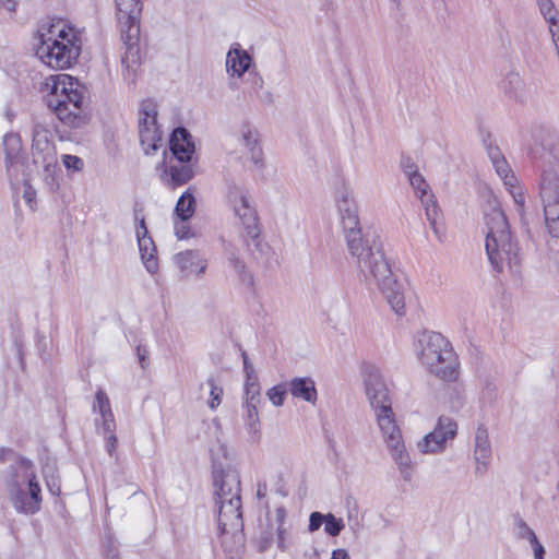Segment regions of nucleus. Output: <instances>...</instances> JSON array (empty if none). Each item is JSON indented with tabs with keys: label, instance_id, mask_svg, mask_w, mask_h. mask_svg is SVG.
Wrapping results in <instances>:
<instances>
[{
	"label": "nucleus",
	"instance_id": "nucleus-7",
	"mask_svg": "<svg viewBox=\"0 0 559 559\" xmlns=\"http://www.w3.org/2000/svg\"><path fill=\"white\" fill-rule=\"evenodd\" d=\"M118 10V20L121 26L122 38L128 45L127 52L121 59L123 76L127 80L134 81L138 70L135 56L138 49L134 47L139 36V15L142 11L141 0H116Z\"/></svg>",
	"mask_w": 559,
	"mask_h": 559
},
{
	"label": "nucleus",
	"instance_id": "nucleus-27",
	"mask_svg": "<svg viewBox=\"0 0 559 559\" xmlns=\"http://www.w3.org/2000/svg\"><path fill=\"white\" fill-rule=\"evenodd\" d=\"M194 176L190 165L181 163L180 165H170L165 168L162 180L170 188H177L190 181Z\"/></svg>",
	"mask_w": 559,
	"mask_h": 559
},
{
	"label": "nucleus",
	"instance_id": "nucleus-59",
	"mask_svg": "<svg viewBox=\"0 0 559 559\" xmlns=\"http://www.w3.org/2000/svg\"><path fill=\"white\" fill-rule=\"evenodd\" d=\"M47 485H48V487H49V489H50V491H51L52 493H59V491H60V488H59V487H57V488H56V490H55V489L52 488V486L50 485V483H48Z\"/></svg>",
	"mask_w": 559,
	"mask_h": 559
},
{
	"label": "nucleus",
	"instance_id": "nucleus-10",
	"mask_svg": "<svg viewBox=\"0 0 559 559\" xmlns=\"http://www.w3.org/2000/svg\"><path fill=\"white\" fill-rule=\"evenodd\" d=\"M32 157L35 165L43 167L45 179L53 181L58 162L51 134L46 128L36 124L33 129Z\"/></svg>",
	"mask_w": 559,
	"mask_h": 559
},
{
	"label": "nucleus",
	"instance_id": "nucleus-61",
	"mask_svg": "<svg viewBox=\"0 0 559 559\" xmlns=\"http://www.w3.org/2000/svg\"><path fill=\"white\" fill-rule=\"evenodd\" d=\"M258 496H259V497H262V496H263L261 488H259V490H258Z\"/></svg>",
	"mask_w": 559,
	"mask_h": 559
},
{
	"label": "nucleus",
	"instance_id": "nucleus-31",
	"mask_svg": "<svg viewBox=\"0 0 559 559\" xmlns=\"http://www.w3.org/2000/svg\"><path fill=\"white\" fill-rule=\"evenodd\" d=\"M3 142L7 150L5 165L10 169L16 163L20 151V138L16 134H7Z\"/></svg>",
	"mask_w": 559,
	"mask_h": 559
},
{
	"label": "nucleus",
	"instance_id": "nucleus-60",
	"mask_svg": "<svg viewBox=\"0 0 559 559\" xmlns=\"http://www.w3.org/2000/svg\"><path fill=\"white\" fill-rule=\"evenodd\" d=\"M266 548H267V544L266 543L260 545V550L261 551H264Z\"/></svg>",
	"mask_w": 559,
	"mask_h": 559
},
{
	"label": "nucleus",
	"instance_id": "nucleus-40",
	"mask_svg": "<svg viewBox=\"0 0 559 559\" xmlns=\"http://www.w3.org/2000/svg\"><path fill=\"white\" fill-rule=\"evenodd\" d=\"M276 515H277V521H278V526H277V546H278V548L281 550H285L286 549L285 538H284L285 530L283 527L285 510L283 508L277 509Z\"/></svg>",
	"mask_w": 559,
	"mask_h": 559
},
{
	"label": "nucleus",
	"instance_id": "nucleus-50",
	"mask_svg": "<svg viewBox=\"0 0 559 559\" xmlns=\"http://www.w3.org/2000/svg\"><path fill=\"white\" fill-rule=\"evenodd\" d=\"M142 237H143V238H150V237L147 236V228H146V226H145V221H144V218H141V219H140V225H139V227H138V229H136V238H138V242H140V240H142Z\"/></svg>",
	"mask_w": 559,
	"mask_h": 559
},
{
	"label": "nucleus",
	"instance_id": "nucleus-25",
	"mask_svg": "<svg viewBox=\"0 0 559 559\" xmlns=\"http://www.w3.org/2000/svg\"><path fill=\"white\" fill-rule=\"evenodd\" d=\"M252 63L250 55L240 48L239 44H235L226 56V70L233 76L240 78L247 72Z\"/></svg>",
	"mask_w": 559,
	"mask_h": 559
},
{
	"label": "nucleus",
	"instance_id": "nucleus-4",
	"mask_svg": "<svg viewBox=\"0 0 559 559\" xmlns=\"http://www.w3.org/2000/svg\"><path fill=\"white\" fill-rule=\"evenodd\" d=\"M5 487L10 501L19 513L35 514L40 510L41 489L32 461L19 459L10 465Z\"/></svg>",
	"mask_w": 559,
	"mask_h": 559
},
{
	"label": "nucleus",
	"instance_id": "nucleus-33",
	"mask_svg": "<svg viewBox=\"0 0 559 559\" xmlns=\"http://www.w3.org/2000/svg\"><path fill=\"white\" fill-rule=\"evenodd\" d=\"M206 385L210 388V400L207 405L212 411H214L222 402L223 389L216 384L215 379L212 377L206 380Z\"/></svg>",
	"mask_w": 559,
	"mask_h": 559
},
{
	"label": "nucleus",
	"instance_id": "nucleus-51",
	"mask_svg": "<svg viewBox=\"0 0 559 559\" xmlns=\"http://www.w3.org/2000/svg\"><path fill=\"white\" fill-rule=\"evenodd\" d=\"M19 0H0V8L14 12Z\"/></svg>",
	"mask_w": 559,
	"mask_h": 559
},
{
	"label": "nucleus",
	"instance_id": "nucleus-46",
	"mask_svg": "<svg viewBox=\"0 0 559 559\" xmlns=\"http://www.w3.org/2000/svg\"><path fill=\"white\" fill-rule=\"evenodd\" d=\"M257 406L258 405H254V406L246 405L247 413H248V424L250 426V429L253 432H255L258 430V424H259Z\"/></svg>",
	"mask_w": 559,
	"mask_h": 559
},
{
	"label": "nucleus",
	"instance_id": "nucleus-57",
	"mask_svg": "<svg viewBox=\"0 0 559 559\" xmlns=\"http://www.w3.org/2000/svg\"><path fill=\"white\" fill-rule=\"evenodd\" d=\"M246 384H259L257 374L247 376Z\"/></svg>",
	"mask_w": 559,
	"mask_h": 559
},
{
	"label": "nucleus",
	"instance_id": "nucleus-41",
	"mask_svg": "<svg viewBox=\"0 0 559 559\" xmlns=\"http://www.w3.org/2000/svg\"><path fill=\"white\" fill-rule=\"evenodd\" d=\"M509 192L511 193L514 203L518 206V211H522L525 203V194L521 187L518 186V182L514 185V188L507 187Z\"/></svg>",
	"mask_w": 559,
	"mask_h": 559
},
{
	"label": "nucleus",
	"instance_id": "nucleus-54",
	"mask_svg": "<svg viewBox=\"0 0 559 559\" xmlns=\"http://www.w3.org/2000/svg\"><path fill=\"white\" fill-rule=\"evenodd\" d=\"M242 356H243V369H245L246 376H249V373L251 376L255 374L254 369H253L252 365L249 362L247 355L243 354Z\"/></svg>",
	"mask_w": 559,
	"mask_h": 559
},
{
	"label": "nucleus",
	"instance_id": "nucleus-17",
	"mask_svg": "<svg viewBox=\"0 0 559 559\" xmlns=\"http://www.w3.org/2000/svg\"><path fill=\"white\" fill-rule=\"evenodd\" d=\"M218 528L222 533L236 532L242 527L241 499L216 500Z\"/></svg>",
	"mask_w": 559,
	"mask_h": 559
},
{
	"label": "nucleus",
	"instance_id": "nucleus-30",
	"mask_svg": "<svg viewBox=\"0 0 559 559\" xmlns=\"http://www.w3.org/2000/svg\"><path fill=\"white\" fill-rule=\"evenodd\" d=\"M139 250L142 261L150 273H155L158 269L157 259L155 257L156 248L152 238H143L140 240Z\"/></svg>",
	"mask_w": 559,
	"mask_h": 559
},
{
	"label": "nucleus",
	"instance_id": "nucleus-22",
	"mask_svg": "<svg viewBox=\"0 0 559 559\" xmlns=\"http://www.w3.org/2000/svg\"><path fill=\"white\" fill-rule=\"evenodd\" d=\"M169 148L179 163H189L194 152L190 133L185 128L175 129L169 140Z\"/></svg>",
	"mask_w": 559,
	"mask_h": 559
},
{
	"label": "nucleus",
	"instance_id": "nucleus-35",
	"mask_svg": "<svg viewBox=\"0 0 559 559\" xmlns=\"http://www.w3.org/2000/svg\"><path fill=\"white\" fill-rule=\"evenodd\" d=\"M540 14L546 22H549L559 16V11L555 8L551 0H536Z\"/></svg>",
	"mask_w": 559,
	"mask_h": 559
},
{
	"label": "nucleus",
	"instance_id": "nucleus-2",
	"mask_svg": "<svg viewBox=\"0 0 559 559\" xmlns=\"http://www.w3.org/2000/svg\"><path fill=\"white\" fill-rule=\"evenodd\" d=\"M39 39L36 56L51 69H68L80 56L82 32L68 21H53Z\"/></svg>",
	"mask_w": 559,
	"mask_h": 559
},
{
	"label": "nucleus",
	"instance_id": "nucleus-55",
	"mask_svg": "<svg viewBox=\"0 0 559 559\" xmlns=\"http://www.w3.org/2000/svg\"><path fill=\"white\" fill-rule=\"evenodd\" d=\"M263 79L259 74H253L252 84L255 90H261L263 87Z\"/></svg>",
	"mask_w": 559,
	"mask_h": 559
},
{
	"label": "nucleus",
	"instance_id": "nucleus-29",
	"mask_svg": "<svg viewBox=\"0 0 559 559\" xmlns=\"http://www.w3.org/2000/svg\"><path fill=\"white\" fill-rule=\"evenodd\" d=\"M197 207V200L191 191V188H188L178 199L177 204L175 206V214L180 221L187 222L190 219Z\"/></svg>",
	"mask_w": 559,
	"mask_h": 559
},
{
	"label": "nucleus",
	"instance_id": "nucleus-56",
	"mask_svg": "<svg viewBox=\"0 0 559 559\" xmlns=\"http://www.w3.org/2000/svg\"><path fill=\"white\" fill-rule=\"evenodd\" d=\"M404 173L406 174V176L409 179L411 176H413V174H417L418 170H417V167L415 165H405L404 166Z\"/></svg>",
	"mask_w": 559,
	"mask_h": 559
},
{
	"label": "nucleus",
	"instance_id": "nucleus-42",
	"mask_svg": "<svg viewBox=\"0 0 559 559\" xmlns=\"http://www.w3.org/2000/svg\"><path fill=\"white\" fill-rule=\"evenodd\" d=\"M518 536L520 538L528 540L530 543L535 542V539L537 538L534 531L523 521H520L518 523Z\"/></svg>",
	"mask_w": 559,
	"mask_h": 559
},
{
	"label": "nucleus",
	"instance_id": "nucleus-20",
	"mask_svg": "<svg viewBox=\"0 0 559 559\" xmlns=\"http://www.w3.org/2000/svg\"><path fill=\"white\" fill-rule=\"evenodd\" d=\"M236 145L241 147L243 155L255 166L262 163V150L258 144V132L250 124H242L235 138Z\"/></svg>",
	"mask_w": 559,
	"mask_h": 559
},
{
	"label": "nucleus",
	"instance_id": "nucleus-3",
	"mask_svg": "<svg viewBox=\"0 0 559 559\" xmlns=\"http://www.w3.org/2000/svg\"><path fill=\"white\" fill-rule=\"evenodd\" d=\"M487 226L486 252L496 272L513 271L520 264V248L509 230L504 213L492 209L485 216Z\"/></svg>",
	"mask_w": 559,
	"mask_h": 559
},
{
	"label": "nucleus",
	"instance_id": "nucleus-24",
	"mask_svg": "<svg viewBox=\"0 0 559 559\" xmlns=\"http://www.w3.org/2000/svg\"><path fill=\"white\" fill-rule=\"evenodd\" d=\"M288 391L295 397L316 405L318 392L316 382L310 377H296L288 382Z\"/></svg>",
	"mask_w": 559,
	"mask_h": 559
},
{
	"label": "nucleus",
	"instance_id": "nucleus-14",
	"mask_svg": "<svg viewBox=\"0 0 559 559\" xmlns=\"http://www.w3.org/2000/svg\"><path fill=\"white\" fill-rule=\"evenodd\" d=\"M364 382L366 395L369 400L373 413L380 409H391L392 402L389 389L383 380L380 370L374 366H367L364 371Z\"/></svg>",
	"mask_w": 559,
	"mask_h": 559
},
{
	"label": "nucleus",
	"instance_id": "nucleus-49",
	"mask_svg": "<svg viewBox=\"0 0 559 559\" xmlns=\"http://www.w3.org/2000/svg\"><path fill=\"white\" fill-rule=\"evenodd\" d=\"M532 545L535 559H544L545 548L536 538L535 542L530 543Z\"/></svg>",
	"mask_w": 559,
	"mask_h": 559
},
{
	"label": "nucleus",
	"instance_id": "nucleus-12",
	"mask_svg": "<svg viewBox=\"0 0 559 559\" xmlns=\"http://www.w3.org/2000/svg\"><path fill=\"white\" fill-rule=\"evenodd\" d=\"M456 435L457 423L453 418L442 415L438 418L435 429L417 442V448L424 454L441 453Z\"/></svg>",
	"mask_w": 559,
	"mask_h": 559
},
{
	"label": "nucleus",
	"instance_id": "nucleus-6",
	"mask_svg": "<svg viewBox=\"0 0 559 559\" xmlns=\"http://www.w3.org/2000/svg\"><path fill=\"white\" fill-rule=\"evenodd\" d=\"M374 417L381 439L392 460L397 465L402 478L405 481H411L413 477V462L393 409H380L379 413L374 414Z\"/></svg>",
	"mask_w": 559,
	"mask_h": 559
},
{
	"label": "nucleus",
	"instance_id": "nucleus-23",
	"mask_svg": "<svg viewBox=\"0 0 559 559\" xmlns=\"http://www.w3.org/2000/svg\"><path fill=\"white\" fill-rule=\"evenodd\" d=\"M474 457L477 464L476 473L483 475L491 457V445L487 429L484 427H478L475 433Z\"/></svg>",
	"mask_w": 559,
	"mask_h": 559
},
{
	"label": "nucleus",
	"instance_id": "nucleus-58",
	"mask_svg": "<svg viewBox=\"0 0 559 559\" xmlns=\"http://www.w3.org/2000/svg\"><path fill=\"white\" fill-rule=\"evenodd\" d=\"M105 559H120L116 551L112 549L108 550L105 555Z\"/></svg>",
	"mask_w": 559,
	"mask_h": 559
},
{
	"label": "nucleus",
	"instance_id": "nucleus-43",
	"mask_svg": "<svg viewBox=\"0 0 559 559\" xmlns=\"http://www.w3.org/2000/svg\"><path fill=\"white\" fill-rule=\"evenodd\" d=\"M106 439V450L110 456L115 455L116 448L118 444V439L116 436V431H102Z\"/></svg>",
	"mask_w": 559,
	"mask_h": 559
},
{
	"label": "nucleus",
	"instance_id": "nucleus-5",
	"mask_svg": "<svg viewBox=\"0 0 559 559\" xmlns=\"http://www.w3.org/2000/svg\"><path fill=\"white\" fill-rule=\"evenodd\" d=\"M418 342V357L423 366L441 380L454 381L459 374V361L450 342L437 332L423 333Z\"/></svg>",
	"mask_w": 559,
	"mask_h": 559
},
{
	"label": "nucleus",
	"instance_id": "nucleus-39",
	"mask_svg": "<svg viewBox=\"0 0 559 559\" xmlns=\"http://www.w3.org/2000/svg\"><path fill=\"white\" fill-rule=\"evenodd\" d=\"M61 160L68 170L81 171L84 167L83 159L75 155L64 154L61 156Z\"/></svg>",
	"mask_w": 559,
	"mask_h": 559
},
{
	"label": "nucleus",
	"instance_id": "nucleus-28",
	"mask_svg": "<svg viewBox=\"0 0 559 559\" xmlns=\"http://www.w3.org/2000/svg\"><path fill=\"white\" fill-rule=\"evenodd\" d=\"M421 204L425 209L426 218L437 238H441L442 224L440 219V209L435 200L433 194L420 197Z\"/></svg>",
	"mask_w": 559,
	"mask_h": 559
},
{
	"label": "nucleus",
	"instance_id": "nucleus-21",
	"mask_svg": "<svg viewBox=\"0 0 559 559\" xmlns=\"http://www.w3.org/2000/svg\"><path fill=\"white\" fill-rule=\"evenodd\" d=\"M94 413L99 414V418L95 419V425L100 431H116V421L109 397L102 390L98 389L95 393V399L92 405Z\"/></svg>",
	"mask_w": 559,
	"mask_h": 559
},
{
	"label": "nucleus",
	"instance_id": "nucleus-45",
	"mask_svg": "<svg viewBox=\"0 0 559 559\" xmlns=\"http://www.w3.org/2000/svg\"><path fill=\"white\" fill-rule=\"evenodd\" d=\"M175 235L179 239H188L193 236L189 225L182 221L175 224Z\"/></svg>",
	"mask_w": 559,
	"mask_h": 559
},
{
	"label": "nucleus",
	"instance_id": "nucleus-1",
	"mask_svg": "<svg viewBox=\"0 0 559 559\" xmlns=\"http://www.w3.org/2000/svg\"><path fill=\"white\" fill-rule=\"evenodd\" d=\"M335 204L341 217L346 245L366 278H372L388 304L399 314L405 312L403 284L388 262L376 237L364 235L358 215V204L349 185L343 182L335 191Z\"/></svg>",
	"mask_w": 559,
	"mask_h": 559
},
{
	"label": "nucleus",
	"instance_id": "nucleus-16",
	"mask_svg": "<svg viewBox=\"0 0 559 559\" xmlns=\"http://www.w3.org/2000/svg\"><path fill=\"white\" fill-rule=\"evenodd\" d=\"M173 262L182 278H202L209 265L207 259L199 250H186L174 254Z\"/></svg>",
	"mask_w": 559,
	"mask_h": 559
},
{
	"label": "nucleus",
	"instance_id": "nucleus-15",
	"mask_svg": "<svg viewBox=\"0 0 559 559\" xmlns=\"http://www.w3.org/2000/svg\"><path fill=\"white\" fill-rule=\"evenodd\" d=\"M503 94L515 103L526 104L538 96L535 82H526L519 72L511 71L501 82Z\"/></svg>",
	"mask_w": 559,
	"mask_h": 559
},
{
	"label": "nucleus",
	"instance_id": "nucleus-32",
	"mask_svg": "<svg viewBox=\"0 0 559 559\" xmlns=\"http://www.w3.org/2000/svg\"><path fill=\"white\" fill-rule=\"evenodd\" d=\"M228 262L233 270L236 272L240 282L246 284H252V275L248 271L243 261H241L234 252L228 255Z\"/></svg>",
	"mask_w": 559,
	"mask_h": 559
},
{
	"label": "nucleus",
	"instance_id": "nucleus-18",
	"mask_svg": "<svg viewBox=\"0 0 559 559\" xmlns=\"http://www.w3.org/2000/svg\"><path fill=\"white\" fill-rule=\"evenodd\" d=\"M214 478V493L216 500H228L240 498V478L239 474L234 468L213 471Z\"/></svg>",
	"mask_w": 559,
	"mask_h": 559
},
{
	"label": "nucleus",
	"instance_id": "nucleus-47",
	"mask_svg": "<svg viewBox=\"0 0 559 559\" xmlns=\"http://www.w3.org/2000/svg\"><path fill=\"white\" fill-rule=\"evenodd\" d=\"M547 24H548V29L551 35L552 41L558 50L559 49V16L557 19H554V20L547 22Z\"/></svg>",
	"mask_w": 559,
	"mask_h": 559
},
{
	"label": "nucleus",
	"instance_id": "nucleus-26",
	"mask_svg": "<svg viewBox=\"0 0 559 559\" xmlns=\"http://www.w3.org/2000/svg\"><path fill=\"white\" fill-rule=\"evenodd\" d=\"M487 154L490 158L493 168L498 176L502 179L506 187L514 188V185L518 182L516 177L514 176L512 169L510 168L507 159L501 154V151L498 146L488 145Z\"/></svg>",
	"mask_w": 559,
	"mask_h": 559
},
{
	"label": "nucleus",
	"instance_id": "nucleus-48",
	"mask_svg": "<svg viewBox=\"0 0 559 559\" xmlns=\"http://www.w3.org/2000/svg\"><path fill=\"white\" fill-rule=\"evenodd\" d=\"M23 199L33 209L36 199V190L27 182H24Z\"/></svg>",
	"mask_w": 559,
	"mask_h": 559
},
{
	"label": "nucleus",
	"instance_id": "nucleus-9",
	"mask_svg": "<svg viewBox=\"0 0 559 559\" xmlns=\"http://www.w3.org/2000/svg\"><path fill=\"white\" fill-rule=\"evenodd\" d=\"M41 90L47 93L46 103L51 108L52 98L62 102V105L73 106L84 100L83 87L69 74L48 76Z\"/></svg>",
	"mask_w": 559,
	"mask_h": 559
},
{
	"label": "nucleus",
	"instance_id": "nucleus-44",
	"mask_svg": "<svg viewBox=\"0 0 559 559\" xmlns=\"http://www.w3.org/2000/svg\"><path fill=\"white\" fill-rule=\"evenodd\" d=\"M325 521V514H322L320 512H312L310 514V518H309V531L310 532H316L320 528V526L324 523Z\"/></svg>",
	"mask_w": 559,
	"mask_h": 559
},
{
	"label": "nucleus",
	"instance_id": "nucleus-34",
	"mask_svg": "<svg viewBox=\"0 0 559 559\" xmlns=\"http://www.w3.org/2000/svg\"><path fill=\"white\" fill-rule=\"evenodd\" d=\"M325 526L324 531L330 536H337L344 528V523L342 519L335 518L332 513L325 514Z\"/></svg>",
	"mask_w": 559,
	"mask_h": 559
},
{
	"label": "nucleus",
	"instance_id": "nucleus-37",
	"mask_svg": "<svg viewBox=\"0 0 559 559\" xmlns=\"http://www.w3.org/2000/svg\"><path fill=\"white\" fill-rule=\"evenodd\" d=\"M408 180H409L411 186L414 188L416 194L419 198L427 197V195L431 194L428 191L429 186L427 185L424 177L419 173L413 174V176H411V178Z\"/></svg>",
	"mask_w": 559,
	"mask_h": 559
},
{
	"label": "nucleus",
	"instance_id": "nucleus-36",
	"mask_svg": "<svg viewBox=\"0 0 559 559\" xmlns=\"http://www.w3.org/2000/svg\"><path fill=\"white\" fill-rule=\"evenodd\" d=\"M287 393V389L284 384H277L266 392L267 399L274 406H282Z\"/></svg>",
	"mask_w": 559,
	"mask_h": 559
},
{
	"label": "nucleus",
	"instance_id": "nucleus-19",
	"mask_svg": "<svg viewBox=\"0 0 559 559\" xmlns=\"http://www.w3.org/2000/svg\"><path fill=\"white\" fill-rule=\"evenodd\" d=\"M73 106L62 105V102L52 98L51 110L61 122L70 128H81L88 122V115L84 108V100Z\"/></svg>",
	"mask_w": 559,
	"mask_h": 559
},
{
	"label": "nucleus",
	"instance_id": "nucleus-11",
	"mask_svg": "<svg viewBox=\"0 0 559 559\" xmlns=\"http://www.w3.org/2000/svg\"><path fill=\"white\" fill-rule=\"evenodd\" d=\"M139 136L146 155L153 154L162 145L160 131L157 127V106L152 100H144L139 111Z\"/></svg>",
	"mask_w": 559,
	"mask_h": 559
},
{
	"label": "nucleus",
	"instance_id": "nucleus-53",
	"mask_svg": "<svg viewBox=\"0 0 559 559\" xmlns=\"http://www.w3.org/2000/svg\"><path fill=\"white\" fill-rule=\"evenodd\" d=\"M146 354L147 352L144 348L138 347V356L142 368H145L147 365Z\"/></svg>",
	"mask_w": 559,
	"mask_h": 559
},
{
	"label": "nucleus",
	"instance_id": "nucleus-52",
	"mask_svg": "<svg viewBox=\"0 0 559 559\" xmlns=\"http://www.w3.org/2000/svg\"><path fill=\"white\" fill-rule=\"evenodd\" d=\"M331 559H349V555L345 549H336L332 552Z\"/></svg>",
	"mask_w": 559,
	"mask_h": 559
},
{
	"label": "nucleus",
	"instance_id": "nucleus-38",
	"mask_svg": "<svg viewBox=\"0 0 559 559\" xmlns=\"http://www.w3.org/2000/svg\"><path fill=\"white\" fill-rule=\"evenodd\" d=\"M246 405L254 406L260 403V385L245 384Z\"/></svg>",
	"mask_w": 559,
	"mask_h": 559
},
{
	"label": "nucleus",
	"instance_id": "nucleus-13",
	"mask_svg": "<svg viewBox=\"0 0 559 559\" xmlns=\"http://www.w3.org/2000/svg\"><path fill=\"white\" fill-rule=\"evenodd\" d=\"M226 198L235 215L240 219L250 237L259 234L257 225V213L249 202L247 191L236 183L228 185Z\"/></svg>",
	"mask_w": 559,
	"mask_h": 559
},
{
	"label": "nucleus",
	"instance_id": "nucleus-8",
	"mask_svg": "<svg viewBox=\"0 0 559 559\" xmlns=\"http://www.w3.org/2000/svg\"><path fill=\"white\" fill-rule=\"evenodd\" d=\"M546 227L551 237L559 239V175L545 171L539 185Z\"/></svg>",
	"mask_w": 559,
	"mask_h": 559
}]
</instances>
